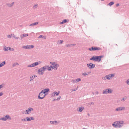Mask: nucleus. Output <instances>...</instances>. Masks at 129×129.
<instances>
[{"label": "nucleus", "instance_id": "1", "mask_svg": "<svg viewBox=\"0 0 129 129\" xmlns=\"http://www.w3.org/2000/svg\"><path fill=\"white\" fill-rule=\"evenodd\" d=\"M123 122V121H118L114 122L112 124V125L114 127L120 128L123 125L122 124Z\"/></svg>", "mask_w": 129, "mask_h": 129}, {"label": "nucleus", "instance_id": "2", "mask_svg": "<svg viewBox=\"0 0 129 129\" xmlns=\"http://www.w3.org/2000/svg\"><path fill=\"white\" fill-rule=\"evenodd\" d=\"M50 63L52 65H54V66H51L49 67H48V68H47L48 71H51V69H53L55 70H56L57 69V67H58L59 66L58 64H55L56 63L55 62H50Z\"/></svg>", "mask_w": 129, "mask_h": 129}, {"label": "nucleus", "instance_id": "3", "mask_svg": "<svg viewBox=\"0 0 129 129\" xmlns=\"http://www.w3.org/2000/svg\"><path fill=\"white\" fill-rule=\"evenodd\" d=\"M90 60L96 61L100 62L101 61L98 56H93L90 58Z\"/></svg>", "mask_w": 129, "mask_h": 129}, {"label": "nucleus", "instance_id": "4", "mask_svg": "<svg viewBox=\"0 0 129 129\" xmlns=\"http://www.w3.org/2000/svg\"><path fill=\"white\" fill-rule=\"evenodd\" d=\"M101 50V48L97 47H92L91 48H89L88 50L90 51L100 50Z\"/></svg>", "mask_w": 129, "mask_h": 129}, {"label": "nucleus", "instance_id": "5", "mask_svg": "<svg viewBox=\"0 0 129 129\" xmlns=\"http://www.w3.org/2000/svg\"><path fill=\"white\" fill-rule=\"evenodd\" d=\"M112 90L110 88H108L105 90H104L103 91V93L107 94V93H112Z\"/></svg>", "mask_w": 129, "mask_h": 129}, {"label": "nucleus", "instance_id": "6", "mask_svg": "<svg viewBox=\"0 0 129 129\" xmlns=\"http://www.w3.org/2000/svg\"><path fill=\"white\" fill-rule=\"evenodd\" d=\"M43 92L42 91H41L39 93V95L38 96V98L39 99H42L44 98L46 94H45L44 96L42 97H41L40 96H42L44 94Z\"/></svg>", "mask_w": 129, "mask_h": 129}, {"label": "nucleus", "instance_id": "7", "mask_svg": "<svg viewBox=\"0 0 129 129\" xmlns=\"http://www.w3.org/2000/svg\"><path fill=\"white\" fill-rule=\"evenodd\" d=\"M34 109L33 108H30L26 110L24 112L25 114H29L30 113L32 110H33Z\"/></svg>", "mask_w": 129, "mask_h": 129}, {"label": "nucleus", "instance_id": "8", "mask_svg": "<svg viewBox=\"0 0 129 129\" xmlns=\"http://www.w3.org/2000/svg\"><path fill=\"white\" fill-rule=\"evenodd\" d=\"M87 67L90 69H92L94 68L95 66V65L92 63H90L89 64H87Z\"/></svg>", "mask_w": 129, "mask_h": 129}, {"label": "nucleus", "instance_id": "9", "mask_svg": "<svg viewBox=\"0 0 129 129\" xmlns=\"http://www.w3.org/2000/svg\"><path fill=\"white\" fill-rule=\"evenodd\" d=\"M39 64V63L38 62H35L30 65H28L27 66L28 67H35L37 66Z\"/></svg>", "mask_w": 129, "mask_h": 129}, {"label": "nucleus", "instance_id": "10", "mask_svg": "<svg viewBox=\"0 0 129 129\" xmlns=\"http://www.w3.org/2000/svg\"><path fill=\"white\" fill-rule=\"evenodd\" d=\"M125 108L124 107H120L115 109V111H121L124 110H125Z\"/></svg>", "mask_w": 129, "mask_h": 129}, {"label": "nucleus", "instance_id": "11", "mask_svg": "<svg viewBox=\"0 0 129 129\" xmlns=\"http://www.w3.org/2000/svg\"><path fill=\"white\" fill-rule=\"evenodd\" d=\"M107 76L108 77V79L110 80V79L111 78L113 77H114L115 74H109L108 75H107Z\"/></svg>", "mask_w": 129, "mask_h": 129}, {"label": "nucleus", "instance_id": "12", "mask_svg": "<svg viewBox=\"0 0 129 129\" xmlns=\"http://www.w3.org/2000/svg\"><path fill=\"white\" fill-rule=\"evenodd\" d=\"M44 71H42V69L41 68L38 70V73L39 74L42 75L44 74Z\"/></svg>", "mask_w": 129, "mask_h": 129}, {"label": "nucleus", "instance_id": "13", "mask_svg": "<svg viewBox=\"0 0 129 129\" xmlns=\"http://www.w3.org/2000/svg\"><path fill=\"white\" fill-rule=\"evenodd\" d=\"M26 120H27V121H30L31 120H35L34 118L32 117H26Z\"/></svg>", "mask_w": 129, "mask_h": 129}, {"label": "nucleus", "instance_id": "14", "mask_svg": "<svg viewBox=\"0 0 129 129\" xmlns=\"http://www.w3.org/2000/svg\"><path fill=\"white\" fill-rule=\"evenodd\" d=\"M49 90V88H46L42 90V91L45 94L46 93L48 92Z\"/></svg>", "mask_w": 129, "mask_h": 129}, {"label": "nucleus", "instance_id": "15", "mask_svg": "<svg viewBox=\"0 0 129 129\" xmlns=\"http://www.w3.org/2000/svg\"><path fill=\"white\" fill-rule=\"evenodd\" d=\"M48 68V66H45L44 67L41 68L42 69L43 71H45L46 70V69H47V68Z\"/></svg>", "mask_w": 129, "mask_h": 129}, {"label": "nucleus", "instance_id": "16", "mask_svg": "<svg viewBox=\"0 0 129 129\" xmlns=\"http://www.w3.org/2000/svg\"><path fill=\"white\" fill-rule=\"evenodd\" d=\"M37 77V76L36 75H34V76H31L30 77V81H31L34 79L35 77Z\"/></svg>", "mask_w": 129, "mask_h": 129}, {"label": "nucleus", "instance_id": "17", "mask_svg": "<svg viewBox=\"0 0 129 129\" xmlns=\"http://www.w3.org/2000/svg\"><path fill=\"white\" fill-rule=\"evenodd\" d=\"M28 36V35L27 34H24L22 35H21L20 36V37L21 39H22L23 37H26Z\"/></svg>", "mask_w": 129, "mask_h": 129}, {"label": "nucleus", "instance_id": "18", "mask_svg": "<svg viewBox=\"0 0 129 129\" xmlns=\"http://www.w3.org/2000/svg\"><path fill=\"white\" fill-rule=\"evenodd\" d=\"M75 45H76L75 44H70L66 45V46L67 47H72L73 46H75Z\"/></svg>", "mask_w": 129, "mask_h": 129}, {"label": "nucleus", "instance_id": "19", "mask_svg": "<svg viewBox=\"0 0 129 129\" xmlns=\"http://www.w3.org/2000/svg\"><path fill=\"white\" fill-rule=\"evenodd\" d=\"M29 45H27V46H23L22 48H23L27 49H30V47H29Z\"/></svg>", "mask_w": 129, "mask_h": 129}, {"label": "nucleus", "instance_id": "20", "mask_svg": "<svg viewBox=\"0 0 129 129\" xmlns=\"http://www.w3.org/2000/svg\"><path fill=\"white\" fill-rule=\"evenodd\" d=\"M84 108L83 107H80L79 108V110H78V111L81 112L84 109Z\"/></svg>", "mask_w": 129, "mask_h": 129}, {"label": "nucleus", "instance_id": "21", "mask_svg": "<svg viewBox=\"0 0 129 129\" xmlns=\"http://www.w3.org/2000/svg\"><path fill=\"white\" fill-rule=\"evenodd\" d=\"M6 64V62L5 61H4L0 63V67H1L3 66H4V65H5Z\"/></svg>", "mask_w": 129, "mask_h": 129}, {"label": "nucleus", "instance_id": "22", "mask_svg": "<svg viewBox=\"0 0 129 129\" xmlns=\"http://www.w3.org/2000/svg\"><path fill=\"white\" fill-rule=\"evenodd\" d=\"M67 21L66 19H64L63 20L62 22H60V24H62L64 23H66L67 22Z\"/></svg>", "mask_w": 129, "mask_h": 129}, {"label": "nucleus", "instance_id": "23", "mask_svg": "<svg viewBox=\"0 0 129 129\" xmlns=\"http://www.w3.org/2000/svg\"><path fill=\"white\" fill-rule=\"evenodd\" d=\"M38 22H35V23H33L29 25V26H31L35 25H36L37 24H38Z\"/></svg>", "mask_w": 129, "mask_h": 129}, {"label": "nucleus", "instance_id": "24", "mask_svg": "<svg viewBox=\"0 0 129 129\" xmlns=\"http://www.w3.org/2000/svg\"><path fill=\"white\" fill-rule=\"evenodd\" d=\"M114 4V2H111L108 4V5L109 6L111 7L112 5H113Z\"/></svg>", "mask_w": 129, "mask_h": 129}, {"label": "nucleus", "instance_id": "25", "mask_svg": "<svg viewBox=\"0 0 129 129\" xmlns=\"http://www.w3.org/2000/svg\"><path fill=\"white\" fill-rule=\"evenodd\" d=\"M41 38H44V39H46V37H44L42 35H40L38 37V38L39 39Z\"/></svg>", "mask_w": 129, "mask_h": 129}, {"label": "nucleus", "instance_id": "26", "mask_svg": "<svg viewBox=\"0 0 129 129\" xmlns=\"http://www.w3.org/2000/svg\"><path fill=\"white\" fill-rule=\"evenodd\" d=\"M0 120H2L4 121H5L6 120V118L5 116L4 117H3L1 118H0Z\"/></svg>", "mask_w": 129, "mask_h": 129}, {"label": "nucleus", "instance_id": "27", "mask_svg": "<svg viewBox=\"0 0 129 129\" xmlns=\"http://www.w3.org/2000/svg\"><path fill=\"white\" fill-rule=\"evenodd\" d=\"M14 2H13L11 4H7V5H8L9 7H11L14 5Z\"/></svg>", "mask_w": 129, "mask_h": 129}, {"label": "nucleus", "instance_id": "28", "mask_svg": "<svg viewBox=\"0 0 129 129\" xmlns=\"http://www.w3.org/2000/svg\"><path fill=\"white\" fill-rule=\"evenodd\" d=\"M6 117V120L7 119H11V118L10 117V116L8 115H6V116H5Z\"/></svg>", "mask_w": 129, "mask_h": 129}, {"label": "nucleus", "instance_id": "29", "mask_svg": "<svg viewBox=\"0 0 129 129\" xmlns=\"http://www.w3.org/2000/svg\"><path fill=\"white\" fill-rule=\"evenodd\" d=\"M55 95V91L51 94V96L52 97L54 96Z\"/></svg>", "mask_w": 129, "mask_h": 129}, {"label": "nucleus", "instance_id": "30", "mask_svg": "<svg viewBox=\"0 0 129 129\" xmlns=\"http://www.w3.org/2000/svg\"><path fill=\"white\" fill-rule=\"evenodd\" d=\"M5 85V84L4 83H3L1 85H0V89L2 88Z\"/></svg>", "mask_w": 129, "mask_h": 129}, {"label": "nucleus", "instance_id": "31", "mask_svg": "<svg viewBox=\"0 0 129 129\" xmlns=\"http://www.w3.org/2000/svg\"><path fill=\"white\" fill-rule=\"evenodd\" d=\"M38 6V4H36L34 5L33 7V8L34 9H35Z\"/></svg>", "mask_w": 129, "mask_h": 129}, {"label": "nucleus", "instance_id": "32", "mask_svg": "<svg viewBox=\"0 0 129 129\" xmlns=\"http://www.w3.org/2000/svg\"><path fill=\"white\" fill-rule=\"evenodd\" d=\"M55 95L57 96L58 95L59 93H60V92L59 91H58V92L55 91Z\"/></svg>", "mask_w": 129, "mask_h": 129}, {"label": "nucleus", "instance_id": "33", "mask_svg": "<svg viewBox=\"0 0 129 129\" xmlns=\"http://www.w3.org/2000/svg\"><path fill=\"white\" fill-rule=\"evenodd\" d=\"M126 97L125 96L121 100V101H122L124 102L125 100L126 99Z\"/></svg>", "mask_w": 129, "mask_h": 129}, {"label": "nucleus", "instance_id": "34", "mask_svg": "<svg viewBox=\"0 0 129 129\" xmlns=\"http://www.w3.org/2000/svg\"><path fill=\"white\" fill-rule=\"evenodd\" d=\"M82 75L84 77H86L87 75H88V74H87V73H82Z\"/></svg>", "mask_w": 129, "mask_h": 129}, {"label": "nucleus", "instance_id": "35", "mask_svg": "<svg viewBox=\"0 0 129 129\" xmlns=\"http://www.w3.org/2000/svg\"><path fill=\"white\" fill-rule=\"evenodd\" d=\"M19 65V64L17 63H14L13 65L12 66L13 67H14L15 66H16V65Z\"/></svg>", "mask_w": 129, "mask_h": 129}, {"label": "nucleus", "instance_id": "36", "mask_svg": "<svg viewBox=\"0 0 129 129\" xmlns=\"http://www.w3.org/2000/svg\"><path fill=\"white\" fill-rule=\"evenodd\" d=\"M26 117L24 119H21V120L23 121H27V120H26Z\"/></svg>", "mask_w": 129, "mask_h": 129}, {"label": "nucleus", "instance_id": "37", "mask_svg": "<svg viewBox=\"0 0 129 129\" xmlns=\"http://www.w3.org/2000/svg\"><path fill=\"white\" fill-rule=\"evenodd\" d=\"M108 77L107 76V75L104 77H103L102 79L104 80H106L107 79H108Z\"/></svg>", "mask_w": 129, "mask_h": 129}, {"label": "nucleus", "instance_id": "38", "mask_svg": "<svg viewBox=\"0 0 129 129\" xmlns=\"http://www.w3.org/2000/svg\"><path fill=\"white\" fill-rule=\"evenodd\" d=\"M81 80V79L80 78H78L76 79V81L77 82H79Z\"/></svg>", "mask_w": 129, "mask_h": 129}, {"label": "nucleus", "instance_id": "39", "mask_svg": "<svg viewBox=\"0 0 129 129\" xmlns=\"http://www.w3.org/2000/svg\"><path fill=\"white\" fill-rule=\"evenodd\" d=\"M9 48V47H6L4 48V50L5 51H8V50Z\"/></svg>", "mask_w": 129, "mask_h": 129}, {"label": "nucleus", "instance_id": "40", "mask_svg": "<svg viewBox=\"0 0 129 129\" xmlns=\"http://www.w3.org/2000/svg\"><path fill=\"white\" fill-rule=\"evenodd\" d=\"M29 47H30V48H33L34 47V45H29Z\"/></svg>", "mask_w": 129, "mask_h": 129}, {"label": "nucleus", "instance_id": "41", "mask_svg": "<svg viewBox=\"0 0 129 129\" xmlns=\"http://www.w3.org/2000/svg\"><path fill=\"white\" fill-rule=\"evenodd\" d=\"M98 56L100 60L101 61V58L102 57H104L103 56V55H101V56Z\"/></svg>", "mask_w": 129, "mask_h": 129}, {"label": "nucleus", "instance_id": "42", "mask_svg": "<svg viewBox=\"0 0 129 129\" xmlns=\"http://www.w3.org/2000/svg\"><path fill=\"white\" fill-rule=\"evenodd\" d=\"M126 82L127 84L129 85V79L127 80L126 81Z\"/></svg>", "mask_w": 129, "mask_h": 129}, {"label": "nucleus", "instance_id": "43", "mask_svg": "<svg viewBox=\"0 0 129 129\" xmlns=\"http://www.w3.org/2000/svg\"><path fill=\"white\" fill-rule=\"evenodd\" d=\"M89 104L90 105H91L92 104L94 105V104L93 102H91V103H89Z\"/></svg>", "mask_w": 129, "mask_h": 129}, {"label": "nucleus", "instance_id": "44", "mask_svg": "<svg viewBox=\"0 0 129 129\" xmlns=\"http://www.w3.org/2000/svg\"><path fill=\"white\" fill-rule=\"evenodd\" d=\"M61 98V96H58L57 98V100H59Z\"/></svg>", "mask_w": 129, "mask_h": 129}, {"label": "nucleus", "instance_id": "45", "mask_svg": "<svg viewBox=\"0 0 129 129\" xmlns=\"http://www.w3.org/2000/svg\"><path fill=\"white\" fill-rule=\"evenodd\" d=\"M7 36L8 38H11V36L10 35H8Z\"/></svg>", "mask_w": 129, "mask_h": 129}, {"label": "nucleus", "instance_id": "46", "mask_svg": "<svg viewBox=\"0 0 129 129\" xmlns=\"http://www.w3.org/2000/svg\"><path fill=\"white\" fill-rule=\"evenodd\" d=\"M77 90V88H76L75 89H72V91H76Z\"/></svg>", "mask_w": 129, "mask_h": 129}, {"label": "nucleus", "instance_id": "47", "mask_svg": "<svg viewBox=\"0 0 129 129\" xmlns=\"http://www.w3.org/2000/svg\"><path fill=\"white\" fill-rule=\"evenodd\" d=\"M13 37H14V38L15 39H18L19 38V37H16L15 36H13Z\"/></svg>", "mask_w": 129, "mask_h": 129}, {"label": "nucleus", "instance_id": "48", "mask_svg": "<svg viewBox=\"0 0 129 129\" xmlns=\"http://www.w3.org/2000/svg\"><path fill=\"white\" fill-rule=\"evenodd\" d=\"M72 82L73 83L76 82V79L74 80H72Z\"/></svg>", "mask_w": 129, "mask_h": 129}, {"label": "nucleus", "instance_id": "49", "mask_svg": "<svg viewBox=\"0 0 129 129\" xmlns=\"http://www.w3.org/2000/svg\"><path fill=\"white\" fill-rule=\"evenodd\" d=\"M3 94V93L2 92H0V96H2Z\"/></svg>", "mask_w": 129, "mask_h": 129}, {"label": "nucleus", "instance_id": "50", "mask_svg": "<svg viewBox=\"0 0 129 129\" xmlns=\"http://www.w3.org/2000/svg\"><path fill=\"white\" fill-rule=\"evenodd\" d=\"M50 123H51L52 124H53L54 123V121H50Z\"/></svg>", "mask_w": 129, "mask_h": 129}, {"label": "nucleus", "instance_id": "51", "mask_svg": "<svg viewBox=\"0 0 129 129\" xmlns=\"http://www.w3.org/2000/svg\"><path fill=\"white\" fill-rule=\"evenodd\" d=\"M63 42V40H61L60 41L59 43L60 44L62 43Z\"/></svg>", "mask_w": 129, "mask_h": 129}, {"label": "nucleus", "instance_id": "52", "mask_svg": "<svg viewBox=\"0 0 129 129\" xmlns=\"http://www.w3.org/2000/svg\"><path fill=\"white\" fill-rule=\"evenodd\" d=\"M54 123L55 124H56V123L57 122L56 121H54Z\"/></svg>", "mask_w": 129, "mask_h": 129}, {"label": "nucleus", "instance_id": "53", "mask_svg": "<svg viewBox=\"0 0 129 129\" xmlns=\"http://www.w3.org/2000/svg\"><path fill=\"white\" fill-rule=\"evenodd\" d=\"M99 92L98 91H96L95 92V93L97 94H99Z\"/></svg>", "mask_w": 129, "mask_h": 129}, {"label": "nucleus", "instance_id": "54", "mask_svg": "<svg viewBox=\"0 0 129 129\" xmlns=\"http://www.w3.org/2000/svg\"><path fill=\"white\" fill-rule=\"evenodd\" d=\"M119 5V4L118 3L117 4H116V6L117 7H118V6Z\"/></svg>", "mask_w": 129, "mask_h": 129}, {"label": "nucleus", "instance_id": "55", "mask_svg": "<svg viewBox=\"0 0 129 129\" xmlns=\"http://www.w3.org/2000/svg\"><path fill=\"white\" fill-rule=\"evenodd\" d=\"M11 48L10 47H9V48H8V50H11Z\"/></svg>", "mask_w": 129, "mask_h": 129}, {"label": "nucleus", "instance_id": "56", "mask_svg": "<svg viewBox=\"0 0 129 129\" xmlns=\"http://www.w3.org/2000/svg\"><path fill=\"white\" fill-rule=\"evenodd\" d=\"M91 72H88L86 73H87V74H88V75Z\"/></svg>", "mask_w": 129, "mask_h": 129}, {"label": "nucleus", "instance_id": "57", "mask_svg": "<svg viewBox=\"0 0 129 129\" xmlns=\"http://www.w3.org/2000/svg\"><path fill=\"white\" fill-rule=\"evenodd\" d=\"M14 49L13 48H12L11 49V51H14Z\"/></svg>", "mask_w": 129, "mask_h": 129}, {"label": "nucleus", "instance_id": "58", "mask_svg": "<svg viewBox=\"0 0 129 129\" xmlns=\"http://www.w3.org/2000/svg\"><path fill=\"white\" fill-rule=\"evenodd\" d=\"M87 115H88V116H89V114H87Z\"/></svg>", "mask_w": 129, "mask_h": 129}, {"label": "nucleus", "instance_id": "59", "mask_svg": "<svg viewBox=\"0 0 129 129\" xmlns=\"http://www.w3.org/2000/svg\"><path fill=\"white\" fill-rule=\"evenodd\" d=\"M92 93V94H94V92H93Z\"/></svg>", "mask_w": 129, "mask_h": 129}, {"label": "nucleus", "instance_id": "60", "mask_svg": "<svg viewBox=\"0 0 129 129\" xmlns=\"http://www.w3.org/2000/svg\"><path fill=\"white\" fill-rule=\"evenodd\" d=\"M55 100H56V99H54V100L55 101Z\"/></svg>", "mask_w": 129, "mask_h": 129}, {"label": "nucleus", "instance_id": "61", "mask_svg": "<svg viewBox=\"0 0 129 129\" xmlns=\"http://www.w3.org/2000/svg\"><path fill=\"white\" fill-rule=\"evenodd\" d=\"M55 100H56V99H54V100L55 101Z\"/></svg>", "mask_w": 129, "mask_h": 129}]
</instances>
